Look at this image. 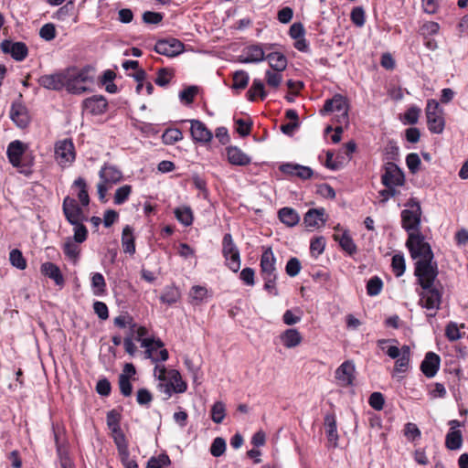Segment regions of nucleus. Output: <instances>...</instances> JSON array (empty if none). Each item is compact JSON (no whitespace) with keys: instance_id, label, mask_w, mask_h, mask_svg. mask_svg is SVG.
<instances>
[{"instance_id":"f257e3e1","label":"nucleus","mask_w":468,"mask_h":468,"mask_svg":"<svg viewBox=\"0 0 468 468\" xmlns=\"http://www.w3.org/2000/svg\"><path fill=\"white\" fill-rule=\"evenodd\" d=\"M406 246L415 262L414 274H429V272L438 271V264L434 261V254L431 245L425 241V237L421 232L410 234L406 241Z\"/></svg>"},{"instance_id":"f03ea898","label":"nucleus","mask_w":468,"mask_h":468,"mask_svg":"<svg viewBox=\"0 0 468 468\" xmlns=\"http://www.w3.org/2000/svg\"><path fill=\"white\" fill-rule=\"evenodd\" d=\"M438 273L439 271H434L429 272L427 275H415L417 277L418 283L422 289V291L419 292V304L428 311H432V313L427 314L428 319L435 317L436 312L440 309L441 303V286L439 282L436 283Z\"/></svg>"},{"instance_id":"7ed1b4c3","label":"nucleus","mask_w":468,"mask_h":468,"mask_svg":"<svg viewBox=\"0 0 468 468\" xmlns=\"http://www.w3.org/2000/svg\"><path fill=\"white\" fill-rule=\"evenodd\" d=\"M276 261L272 249L271 247H263V251L260 259V274L264 281V290L274 296L279 294L276 288L278 280Z\"/></svg>"},{"instance_id":"20e7f679","label":"nucleus","mask_w":468,"mask_h":468,"mask_svg":"<svg viewBox=\"0 0 468 468\" xmlns=\"http://www.w3.org/2000/svg\"><path fill=\"white\" fill-rule=\"evenodd\" d=\"M405 209L401 211V227L410 234L420 232L421 207L419 200L410 197L404 205Z\"/></svg>"},{"instance_id":"39448f33","label":"nucleus","mask_w":468,"mask_h":468,"mask_svg":"<svg viewBox=\"0 0 468 468\" xmlns=\"http://www.w3.org/2000/svg\"><path fill=\"white\" fill-rule=\"evenodd\" d=\"M333 112H339L337 122L340 124L348 123V102L346 97L341 94H335L331 99L326 100L323 109L320 110L322 115Z\"/></svg>"},{"instance_id":"423d86ee","label":"nucleus","mask_w":468,"mask_h":468,"mask_svg":"<svg viewBox=\"0 0 468 468\" xmlns=\"http://www.w3.org/2000/svg\"><path fill=\"white\" fill-rule=\"evenodd\" d=\"M222 254L227 261L228 267L232 271L237 272L240 268V254L230 233H226L223 236Z\"/></svg>"},{"instance_id":"0eeeda50","label":"nucleus","mask_w":468,"mask_h":468,"mask_svg":"<svg viewBox=\"0 0 468 468\" xmlns=\"http://www.w3.org/2000/svg\"><path fill=\"white\" fill-rule=\"evenodd\" d=\"M55 158L62 167L68 166L75 161L76 151L71 139H64L56 143Z\"/></svg>"},{"instance_id":"6e6552de","label":"nucleus","mask_w":468,"mask_h":468,"mask_svg":"<svg viewBox=\"0 0 468 468\" xmlns=\"http://www.w3.org/2000/svg\"><path fill=\"white\" fill-rule=\"evenodd\" d=\"M62 210L69 224H74L76 221L88 220V217L85 215L83 208L79 205L75 198L69 196L64 197Z\"/></svg>"},{"instance_id":"1a4fd4ad","label":"nucleus","mask_w":468,"mask_h":468,"mask_svg":"<svg viewBox=\"0 0 468 468\" xmlns=\"http://www.w3.org/2000/svg\"><path fill=\"white\" fill-rule=\"evenodd\" d=\"M381 181L388 188H390V186H400L404 185L405 176L395 163L388 162L385 165V172L381 176Z\"/></svg>"},{"instance_id":"9d476101","label":"nucleus","mask_w":468,"mask_h":468,"mask_svg":"<svg viewBox=\"0 0 468 468\" xmlns=\"http://www.w3.org/2000/svg\"><path fill=\"white\" fill-rule=\"evenodd\" d=\"M154 49L160 55L176 57L184 51L185 46L176 38L160 39L155 43Z\"/></svg>"},{"instance_id":"9b49d317","label":"nucleus","mask_w":468,"mask_h":468,"mask_svg":"<svg viewBox=\"0 0 468 468\" xmlns=\"http://www.w3.org/2000/svg\"><path fill=\"white\" fill-rule=\"evenodd\" d=\"M0 48L5 54H9L16 61H23L28 55V48L24 42H13L5 39L0 43Z\"/></svg>"},{"instance_id":"f8f14e48","label":"nucleus","mask_w":468,"mask_h":468,"mask_svg":"<svg viewBox=\"0 0 468 468\" xmlns=\"http://www.w3.org/2000/svg\"><path fill=\"white\" fill-rule=\"evenodd\" d=\"M68 75L65 72H56L43 75L38 79L40 86L47 90H61L67 84Z\"/></svg>"},{"instance_id":"ddd939ff","label":"nucleus","mask_w":468,"mask_h":468,"mask_svg":"<svg viewBox=\"0 0 468 468\" xmlns=\"http://www.w3.org/2000/svg\"><path fill=\"white\" fill-rule=\"evenodd\" d=\"M26 145L19 140L11 142L6 149V155L10 164L24 172V165L22 163V156L25 154Z\"/></svg>"},{"instance_id":"4468645a","label":"nucleus","mask_w":468,"mask_h":468,"mask_svg":"<svg viewBox=\"0 0 468 468\" xmlns=\"http://www.w3.org/2000/svg\"><path fill=\"white\" fill-rule=\"evenodd\" d=\"M355 364L351 360L343 362L335 370V378L342 387L353 385L355 379Z\"/></svg>"},{"instance_id":"2eb2a0df","label":"nucleus","mask_w":468,"mask_h":468,"mask_svg":"<svg viewBox=\"0 0 468 468\" xmlns=\"http://www.w3.org/2000/svg\"><path fill=\"white\" fill-rule=\"evenodd\" d=\"M440 365V356L431 351L425 355V357L420 364V370L425 377L431 378L437 374Z\"/></svg>"},{"instance_id":"dca6fc26","label":"nucleus","mask_w":468,"mask_h":468,"mask_svg":"<svg viewBox=\"0 0 468 468\" xmlns=\"http://www.w3.org/2000/svg\"><path fill=\"white\" fill-rule=\"evenodd\" d=\"M11 120L20 128H25L29 123L27 109L20 101H14L9 112Z\"/></svg>"},{"instance_id":"f3484780","label":"nucleus","mask_w":468,"mask_h":468,"mask_svg":"<svg viewBox=\"0 0 468 468\" xmlns=\"http://www.w3.org/2000/svg\"><path fill=\"white\" fill-rule=\"evenodd\" d=\"M107 100L101 95H94L83 101V108L92 115H100L106 112Z\"/></svg>"},{"instance_id":"a211bd4d","label":"nucleus","mask_w":468,"mask_h":468,"mask_svg":"<svg viewBox=\"0 0 468 468\" xmlns=\"http://www.w3.org/2000/svg\"><path fill=\"white\" fill-rule=\"evenodd\" d=\"M99 177L100 180L111 186L119 183L122 179V173L115 165L106 163L99 171Z\"/></svg>"},{"instance_id":"6ab92c4d","label":"nucleus","mask_w":468,"mask_h":468,"mask_svg":"<svg viewBox=\"0 0 468 468\" xmlns=\"http://www.w3.org/2000/svg\"><path fill=\"white\" fill-rule=\"evenodd\" d=\"M190 122V132L194 141L199 143H208L211 141L213 134L204 122L198 120H191Z\"/></svg>"},{"instance_id":"aec40b11","label":"nucleus","mask_w":468,"mask_h":468,"mask_svg":"<svg viewBox=\"0 0 468 468\" xmlns=\"http://www.w3.org/2000/svg\"><path fill=\"white\" fill-rule=\"evenodd\" d=\"M265 59V52L260 44L250 45L244 49V54L239 57L241 63H259Z\"/></svg>"},{"instance_id":"412c9836","label":"nucleus","mask_w":468,"mask_h":468,"mask_svg":"<svg viewBox=\"0 0 468 468\" xmlns=\"http://www.w3.org/2000/svg\"><path fill=\"white\" fill-rule=\"evenodd\" d=\"M325 210L323 207L309 209L303 218V222L309 228H320L324 225L326 218Z\"/></svg>"},{"instance_id":"4be33fe9","label":"nucleus","mask_w":468,"mask_h":468,"mask_svg":"<svg viewBox=\"0 0 468 468\" xmlns=\"http://www.w3.org/2000/svg\"><path fill=\"white\" fill-rule=\"evenodd\" d=\"M41 272L53 280L58 286L62 287L65 283L60 269L53 262H44L41 265Z\"/></svg>"},{"instance_id":"5701e85b","label":"nucleus","mask_w":468,"mask_h":468,"mask_svg":"<svg viewBox=\"0 0 468 468\" xmlns=\"http://www.w3.org/2000/svg\"><path fill=\"white\" fill-rule=\"evenodd\" d=\"M280 339L286 348H293L299 346L303 341L300 332L295 328H289L283 331L280 335Z\"/></svg>"},{"instance_id":"b1692460","label":"nucleus","mask_w":468,"mask_h":468,"mask_svg":"<svg viewBox=\"0 0 468 468\" xmlns=\"http://www.w3.org/2000/svg\"><path fill=\"white\" fill-rule=\"evenodd\" d=\"M227 155L229 162L234 165L243 166L250 164L251 162L249 155L235 146H230L227 149Z\"/></svg>"},{"instance_id":"393cba45","label":"nucleus","mask_w":468,"mask_h":468,"mask_svg":"<svg viewBox=\"0 0 468 468\" xmlns=\"http://www.w3.org/2000/svg\"><path fill=\"white\" fill-rule=\"evenodd\" d=\"M80 243H77L72 240L71 237L66 238L63 245L62 250L64 255L74 264L77 263L80 260Z\"/></svg>"},{"instance_id":"a878e982","label":"nucleus","mask_w":468,"mask_h":468,"mask_svg":"<svg viewBox=\"0 0 468 468\" xmlns=\"http://www.w3.org/2000/svg\"><path fill=\"white\" fill-rule=\"evenodd\" d=\"M148 335V330L145 326H138L133 332V338L136 341L141 342V346L145 348V355H151L152 348V338L145 337Z\"/></svg>"},{"instance_id":"bb28decb","label":"nucleus","mask_w":468,"mask_h":468,"mask_svg":"<svg viewBox=\"0 0 468 468\" xmlns=\"http://www.w3.org/2000/svg\"><path fill=\"white\" fill-rule=\"evenodd\" d=\"M279 219L288 227H294L300 221V216L297 211L292 207H282L278 211Z\"/></svg>"},{"instance_id":"cd10ccee","label":"nucleus","mask_w":468,"mask_h":468,"mask_svg":"<svg viewBox=\"0 0 468 468\" xmlns=\"http://www.w3.org/2000/svg\"><path fill=\"white\" fill-rule=\"evenodd\" d=\"M122 246L125 253L133 255L135 253V243L133 237V229L131 226L126 225L122 233Z\"/></svg>"},{"instance_id":"c85d7f7f","label":"nucleus","mask_w":468,"mask_h":468,"mask_svg":"<svg viewBox=\"0 0 468 468\" xmlns=\"http://www.w3.org/2000/svg\"><path fill=\"white\" fill-rule=\"evenodd\" d=\"M72 188L78 189L77 197L81 207H87L90 204V196L88 193V185L82 177H78L72 184Z\"/></svg>"},{"instance_id":"c756f323","label":"nucleus","mask_w":468,"mask_h":468,"mask_svg":"<svg viewBox=\"0 0 468 468\" xmlns=\"http://www.w3.org/2000/svg\"><path fill=\"white\" fill-rule=\"evenodd\" d=\"M325 433L329 441L336 445L338 440L336 418L333 413H327L324 416Z\"/></svg>"},{"instance_id":"7c9ffc66","label":"nucleus","mask_w":468,"mask_h":468,"mask_svg":"<svg viewBox=\"0 0 468 468\" xmlns=\"http://www.w3.org/2000/svg\"><path fill=\"white\" fill-rule=\"evenodd\" d=\"M257 96L264 101L267 97L264 83L260 79H254L249 90L247 91V98L250 101H254Z\"/></svg>"},{"instance_id":"2f4dec72","label":"nucleus","mask_w":468,"mask_h":468,"mask_svg":"<svg viewBox=\"0 0 468 468\" xmlns=\"http://www.w3.org/2000/svg\"><path fill=\"white\" fill-rule=\"evenodd\" d=\"M265 59L274 71H283L288 63L286 57L281 52H271L265 56Z\"/></svg>"},{"instance_id":"473e14b6","label":"nucleus","mask_w":468,"mask_h":468,"mask_svg":"<svg viewBox=\"0 0 468 468\" xmlns=\"http://www.w3.org/2000/svg\"><path fill=\"white\" fill-rule=\"evenodd\" d=\"M180 297H181V292H180L179 289L176 285L172 284V285L166 286L164 289V292L160 296V301H161V303H163L165 304L172 305V304L177 303L179 301Z\"/></svg>"},{"instance_id":"72a5a7b5","label":"nucleus","mask_w":468,"mask_h":468,"mask_svg":"<svg viewBox=\"0 0 468 468\" xmlns=\"http://www.w3.org/2000/svg\"><path fill=\"white\" fill-rule=\"evenodd\" d=\"M428 129L431 133L441 134L445 126L442 113L426 115Z\"/></svg>"},{"instance_id":"f704fd0d","label":"nucleus","mask_w":468,"mask_h":468,"mask_svg":"<svg viewBox=\"0 0 468 468\" xmlns=\"http://www.w3.org/2000/svg\"><path fill=\"white\" fill-rule=\"evenodd\" d=\"M335 239L339 242V245L343 250L347 252L349 255H353L356 252V245L349 235L348 230H345L340 237L335 236Z\"/></svg>"},{"instance_id":"c9c22d12","label":"nucleus","mask_w":468,"mask_h":468,"mask_svg":"<svg viewBox=\"0 0 468 468\" xmlns=\"http://www.w3.org/2000/svg\"><path fill=\"white\" fill-rule=\"evenodd\" d=\"M174 213L176 219L184 226L187 227L193 223L194 218L190 207L184 206L176 207L175 208Z\"/></svg>"},{"instance_id":"e433bc0d","label":"nucleus","mask_w":468,"mask_h":468,"mask_svg":"<svg viewBox=\"0 0 468 468\" xmlns=\"http://www.w3.org/2000/svg\"><path fill=\"white\" fill-rule=\"evenodd\" d=\"M91 290L96 296H101L106 292V282L101 273L91 274Z\"/></svg>"},{"instance_id":"4c0bfd02","label":"nucleus","mask_w":468,"mask_h":468,"mask_svg":"<svg viewBox=\"0 0 468 468\" xmlns=\"http://www.w3.org/2000/svg\"><path fill=\"white\" fill-rule=\"evenodd\" d=\"M463 444L461 431H449L445 438V445L449 450H459Z\"/></svg>"},{"instance_id":"58836bf2","label":"nucleus","mask_w":468,"mask_h":468,"mask_svg":"<svg viewBox=\"0 0 468 468\" xmlns=\"http://www.w3.org/2000/svg\"><path fill=\"white\" fill-rule=\"evenodd\" d=\"M85 221H76L73 226V237L72 240L77 243H83L88 238V229L84 225Z\"/></svg>"},{"instance_id":"ea45409f","label":"nucleus","mask_w":468,"mask_h":468,"mask_svg":"<svg viewBox=\"0 0 468 468\" xmlns=\"http://www.w3.org/2000/svg\"><path fill=\"white\" fill-rule=\"evenodd\" d=\"M168 377L170 378L169 382L174 383V391L176 393H184L186 390L187 385L182 379V377H181L179 371H177L176 369H172V370L168 371Z\"/></svg>"},{"instance_id":"a19ab883","label":"nucleus","mask_w":468,"mask_h":468,"mask_svg":"<svg viewBox=\"0 0 468 468\" xmlns=\"http://www.w3.org/2000/svg\"><path fill=\"white\" fill-rule=\"evenodd\" d=\"M249 74L244 70H237L233 74V84L232 89L244 90L249 83Z\"/></svg>"},{"instance_id":"79ce46f5","label":"nucleus","mask_w":468,"mask_h":468,"mask_svg":"<svg viewBox=\"0 0 468 468\" xmlns=\"http://www.w3.org/2000/svg\"><path fill=\"white\" fill-rule=\"evenodd\" d=\"M112 433V438L114 441V443L116 444V447L118 449V452H122L123 453H126V450H128V444L126 441L125 435L121 428H117L116 430L111 431Z\"/></svg>"},{"instance_id":"37998d69","label":"nucleus","mask_w":468,"mask_h":468,"mask_svg":"<svg viewBox=\"0 0 468 468\" xmlns=\"http://www.w3.org/2000/svg\"><path fill=\"white\" fill-rule=\"evenodd\" d=\"M162 138L165 144H173L183 139V133L178 128H168L163 133Z\"/></svg>"},{"instance_id":"c03bdc74","label":"nucleus","mask_w":468,"mask_h":468,"mask_svg":"<svg viewBox=\"0 0 468 468\" xmlns=\"http://www.w3.org/2000/svg\"><path fill=\"white\" fill-rule=\"evenodd\" d=\"M383 288V282L378 276H373L367 283V293L369 296L378 295Z\"/></svg>"},{"instance_id":"a18cd8bd","label":"nucleus","mask_w":468,"mask_h":468,"mask_svg":"<svg viewBox=\"0 0 468 468\" xmlns=\"http://www.w3.org/2000/svg\"><path fill=\"white\" fill-rule=\"evenodd\" d=\"M9 261L10 263L18 270L23 271L27 268V261L22 252L17 249H14L10 251Z\"/></svg>"},{"instance_id":"49530a36","label":"nucleus","mask_w":468,"mask_h":468,"mask_svg":"<svg viewBox=\"0 0 468 468\" xmlns=\"http://www.w3.org/2000/svg\"><path fill=\"white\" fill-rule=\"evenodd\" d=\"M113 324L115 326L119 328H125L126 326H129V333L132 334L135 327L136 324L133 322V319L129 314H122L114 318Z\"/></svg>"},{"instance_id":"de8ad7c7","label":"nucleus","mask_w":468,"mask_h":468,"mask_svg":"<svg viewBox=\"0 0 468 468\" xmlns=\"http://www.w3.org/2000/svg\"><path fill=\"white\" fill-rule=\"evenodd\" d=\"M132 193V186L130 185H124L116 189L113 201L115 205L124 204Z\"/></svg>"},{"instance_id":"09e8293b","label":"nucleus","mask_w":468,"mask_h":468,"mask_svg":"<svg viewBox=\"0 0 468 468\" xmlns=\"http://www.w3.org/2000/svg\"><path fill=\"white\" fill-rule=\"evenodd\" d=\"M225 416H226V409H225L224 403L221 401L215 402L211 408L212 420L215 423L219 424L223 421Z\"/></svg>"},{"instance_id":"8fccbe9b","label":"nucleus","mask_w":468,"mask_h":468,"mask_svg":"<svg viewBox=\"0 0 468 468\" xmlns=\"http://www.w3.org/2000/svg\"><path fill=\"white\" fill-rule=\"evenodd\" d=\"M171 461L167 454L161 453L157 457H152L147 462L146 468H163L170 465Z\"/></svg>"},{"instance_id":"3c124183","label":"nucleus","mask_w":468,"mask_h":468,"mask_svg":"<svg viewBox=\"0 0 468 468\" xmlns=\"http://www.w3.org/2000/svg\"><path fill=\"white\" fill-rule=\"evenodd\" d=\"M392 270L397 277L401 276L406 270L405 259L402 254H395L392 257L391 262Z\"/></svg>"},{"instance_id":"603ef678","label":"nucleus","mask_w":468,"mask_h":468,"mask_svg":"<svg viewBox=\"0 0 468 468\" xmlns=\"http://www.w3.org/2000/svg\"><path fill=\"white\" fill-rule=\"evenodd\" d=\"M173 76L174 73L171 69L162 68L158 70L154 82L160 87H165L170 82Z\"/></svg>"},{"instance_id":"864d4df0","label":"nucleus","mask_w":468,"mask_h":468,"mask_svg":"<svg viewBox=\"0 0 468 468\" xmlns=\"http://www.w3.org/2000/svg\"><path fill=\"white\" fill-rule=\"evenodd\" d=\"M189 295L193 303H199L207 297V290L204 286L195 285L191 288Z\"/></svg>"},{"instance_id":"5fc2aeb1","label":"nucleus","mask_w":468,"mask_h":468,"mask_svg":"<svg viewBox=\"0 0 468 468\" xmlns=\"http://www.w3.org/2000/svg\"><path fill=\"white\" fill-rule=\"evenodd\" d=\"M350 18H351L352 23L355 26H356L358 27H363L366 22V16H365L364 8L361 6L354 7L353 10L351 11Z\"/></svg>"},{"instance_id":"6e6d98bb","label":"nucleus","mask_w":468,"mask_h":468,"mask_svg":"<svg viewBox=\"0 0 468 468\" xmlns=\"http://www.w3.org/2000/svg\"><path fill=\"white\" fill-rule=\"evenodd\" d=\"M226 451V441L221 437H217L213 440L210 446V453L214 457H219L224 454Z\"/></svg>"},{"instance_id":"4d7b16f0","label":"nucleus","mask_w":468,"mask_h":468,"mask_svg":"<svg viewBox=\"0 0 468 468\" xmlns=\"http://www.w3.org/2000/svg\"><path fill=\"white\" fill-rule=\"evenodd\" d=\"M90 71H93V68L90 66H86L82 68L76 75L72 76L70 79L80 83L92 82L94 78L90 74Z\"/></svg>"},{"instance_id":"13d9d810","label":"nucleus","mask_w":468,"mask_h":468,"mask_svg":"<svg viewBox=\"0 0 468 468\" xmlns=\"http://www.w3.org/2000/svg\"><path fill=\"white\" fill-rule=\"evenodd\" d=\"M282 71L266 70L265 80L268 86L277 89L282 81Z\"/></svg>"},{"instance_id":"bf43d9fd","label":"nucleus","mask_w":468,"mask_h":468,"mask_svg":"<svg viewBox=\"0 0 468 468\" xmlns=\"http://www.w3.org/2000/svg\"><path fill=\"white\" fill-rule=\"evenodd\" d=\"M119 388L122 396L129 397L133 393V385L130 381L129 376L121 374L119 376Z\"/></svg>"},{"instance_id":"052dcab7","label":"nucleus","mask_w":468,"mask_h":468,"mask_svg":"<svg viewBox=\"0 0 468 468\" xmlns=\"http://www.w3.org/2000/svg\"><path fill=\"white\" fill-rule=\"evenodd\" d=\"M302 264L299 259L292 257L286 263L285 271L290 277H295L299 274Z\"/></svg>"},{"instance_id":"680f3d73","label":"nucleus","mask_w":468,"mask_h":468,"mask_svg":"<svg viewBox=\"0 0 468 468\" xmlns=\"http://www.w3.org/2000/svg\"><path fill=\"white\" fill-rule=\"evenodd\" d=\"M421 161L418 154L410 153L406 156V165L411 174H416L420 170Z\"/></svg>"},{"instance_id":"e2e57ef3","label":"nucleus","mask_w":468,"mask_h":468,"mask_svg":"<svg viewBox=\"0 0 468 468\" xmlns=\"http://www.w3.org/2000/svg\"><path fill=\"white\" fill-rule=\"evenodd\" d=\"M198 89L197 86H189L186 89H184L179 93V98L181 101L186 104H190L194 101V98L197 95Z\"/></svg>"},{"instance_id":"0e129e2a","label":"nucleus","mask_w":468,"mask_h":468,"mask_svg":"<svg viewBox=\"0 0 468 468\" xmlns=\"http://www.w3.org/2000/svg\"><path fill=\"white\" fill-rule=\"evenodd\" d=\"M420 109L418 106H410L404 113L405 123L416 124L419 121Z\"/></svg>"},{"instance_id":"69168bd1","label":"nucleus","mask_w":468,"mask_h":468,"mask_svg":"<svg viewBox=\"0 0 468 468\" xmlns=\"http://www.w3.org/2000/svg\"><path fill=\"white\" fill-rule=\"evenodd\" d=\"M301 311L300 310H286L282 315V321L287 325H293L301 321Z\"/></svg>"},{"instance_id":"338daca9","label":"nucleus","mask_w":468,"mask_h":468,"mask_svg":"<svg viewBox=\"0 0 468 468\" xmlns=\"http://www.w3.org/2000/svg\"><path fill=\"white\" fill-rule=\"evenodd\" d=\"M325 248V239L324 237H317L311 240L310 251L313 255L318 256L322 254Z\"/></svg>"},{"instance_id":"774afa93","label":"nucleus","mask_w":468,"mask_h":468,"mask_svg":"<svg viewBox=\"0 0 468 468\" xmlns=\"http://www.w3.org/2000/svg\"><path fill=\"white\" fill-rule=\"evenodd\" d=\"M39 36L46 41H51L56 37V28L51 23L45 24L39 30Z\"/></svg>"}]
</instances>
